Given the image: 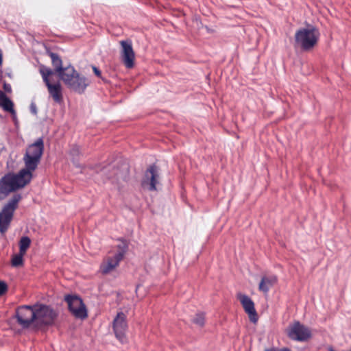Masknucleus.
I'll return each mask as SVG.
<instances>
[{"label": "nucleus", "mask_w": 351, "mask_h": 351, "mask_svg": "<svg viewBox=\"0 0 351 351\" xmlns=\"http://www.w3.org/2000/svg\"><path fill=\"white\" fill-rule=\"evenodd\" d=\"M44 151V143L41 138L30 145L23 156L25 168L18 173H8L0 179V200L6 197L11 192L23 188L32 179V173L40 163Z\"/></svg>", "instance_id": "f257e3e1"}, {"label": "nucleus", "mask_w": 351, "mask_h": 351, "mask_svg": "<svg viewBox=\"0 0 351 351\" xmlns=\"http://www.w3.org/2000/svg\"><path fill=\"white\" fill-rule=\"evenodd\" d=\"M58 75L69 88L79 93H83L90 84L89 80L80 75L72 66L64 67Z\"/></svg>", "instance_id": "f03ea898"}, {"label": "nucleus", "mask_w": 351, "mask_h": 351, "mask_svg": "<svg viewBox=\"0 0 351 351\" xmlns=\"http://www.w3.org/2000/svg\"><path fill=\"white\" fill-rule=\"evenodd\" d=\"M320 36L319 29L311 25L298 29L295 34V41L304 51H309L317 44Z\"/></svg>", "instance_id": "7ed1b4c3"}, {"label": "nucleus", "mask_w": 351, "mask_h": 351, "mask_svg": "<svg viewBox=\"0 0 351 351\" xmlns=\"http://www.w3.org/2000/svg\"><path fill=\"white\" fill-rule=\"evenodd\" d=\"M34 329L40 330L51 326L57 317L56 311L49 306L43 304H35Z\"/></svg>", "instance_id": "20e7f679"}, {"label": "nucleus", "mask_w": 351, "mask_h": 351, "mask_svg": "<svg viewBox=\"0 0 351 351\" xmlns=\"http://www.w3.org/2000/svg\"><path fill=\"white\" fill-rule=\"evenodd\" d=\"M128 245L123 243L118 245V251L113 255L110 254L105 256L100 265L99 271L103 275H107L114 271L123 259L128 250Z\"/></svg>", "instance_id": "39448f33"}, {"label": "nucleus", "mask_w": 351, "mask_h": 351, "mask_svg": "<svg viewBox=\"0 0 351 351\" xmlns=\"http://www.w3.org/2000/svg\"><path fill=\"white\" fill-rule=\"evenodd\" d=\"M40 73L43 77V82L47 88L49 96L53 101L60 104L63 102L62 87L60 82L52 83L49 77L53 75L52 69L45 66H41L39 69Z\"/></svg>", "instance_id": "423d86ee"}, {"label": "nucleus", "mask_w": 351, "mask_h": 351, "mask_svg": "<svg viewBox=\"0 0 351 351\" xmlns=\"http://www.w3.org/2000/svg\"><path fill=\"white\" fill-rule=\"evenodd\" d=\"M21 198V195L14 194L0 212V232L1 234H4L8 230L14 211L17 209Z\"/></svg>", "instance_id": "0eeeda50"}, {"label": "nucleus", "mask_w": 351, "mask_h": 351, "mask_svg": "<svg viewBox=\"0 0 351 351\" xmlns=\"http://www.w3.org/2000/svg\"><path fill=\"white\" fill-rule=\"evenodd\" d=\"M16 319L18 324L23 328L30 327L34 328L35 324V304L32 306L24 305L16 309Z\"/></svg>", "instance_id": "6e6552de"}, {"label": "nucleus", "mask_w": 351, "mask_h": 351, "mask_svg": "<svg viewBox=\"0 0 351 351\" xmlns=\"http://www.w3.org/2000/svg\"><path fill=\"white\" fill-rule=\"evenodd\" d=\"M69 309L77 318L85 319L87 317V311L82 300L75 295H66L64 297Z\"/></svg>", "instance_id": "1a4fd4ad"}, {"label": "nucleus", "mask_w": 351, "mask_h": 351, "mask_svg": "<svg viewBox=\"0 0 351 351\" xmlns=\"http://www.w3.org/2000/svg\"><path fill=\"white\" fill-rule=\"evenodd\" d=\"M120 57L122 63L127 69H132L135 63V53L130 40H121Z\"/></svg>", "instance_id": "9d476101"}, {"label": "nucleus", "mask_w": 351, "mask_h": 351, "mask_svg": "<svg viewBox=\"0 0 351 351\" xmlns=\"http://www.w3.org/2000/svg\"><path fill=\"white\" fill-rule=\"evenodd\" d=\"M287 335L293 340L305 341L311 338V331L308 327L299 322H295L289 326Z\"/></svg>", "instance_id": "9b49d317"}, {"label": "nucleus", "mask_w": 351, "mask_h": 351, "mask_svg": "<svg viewBox=\"0 0 351 351\" xmlns=\"http://www.w3.org/2000/svg\"><path fill=\"white\" fill-rule=\"evenodd\" d=\"M112 328L115 336L121 343L126 341L125 333L128 330L126 315L123 312H119L112 322Z\"/></svg>", "instance_id": "f8f14e48"}, {"label": "nucleus", "mask_w": 351, "mask_h": 351, "mask_svg": "<svg viewBox=\"0 0 351 351\" xmlns=\"http://www.w3.org/2000/svg\"><path fill=\"white\" fill-rule=\"evenodd\" d=\"M237 298L241 302L245 312L248 315L250 322L254 324L256 323L258 319V317L252 300L247 295L241 293H238Z\"/></svg>", "instance_id": "ddd939ff"}, {"label": "nucleus", "mask_w": 351, "mask_h": 351, "mask_svg": "<svg viewBox=\"0 0 351 351\" xmlns=\"http://www.w3.org/2000/svg\"><path fill=\"white\" fill-rule=\"evenodd\" d=\"M159 173L158 168L155 165H150L145 173V176L142 182V186H148L149 191H156V184L158 183Z\"/></svg>", "instance_id": "4468645a"}, {"label": "nucleus", "mask_w": 351, "mask_h": 351, "mask_svg": "<svg viewBox=\"0 0 351 351\" xmlns=\"http://www.w3.org/2000/svg\"><path fill=\"white\" fill-rule=\"evenodd\" d=\"M278 282V277L274 274H267L262 276L258 285V290L267 294Z\"/></svg>", "instance_id": "2eb2a0df"}, {"label": "nucleus", "mask_w": 351, "mask_h": 351, "mask_svg": "<svg viewBox=\"0 0 351 351\" xmlns=\"http://www.w3.org/2000/svg\"><path fill=\"white\" fill-rule=\"evenodd\" d=\"M0 106L6 112L15 114L14 103L8 98L4 92L0 90Z\"/></svg>", "instance_id": "dca6fc26"}, {"label": "nucleus", "mask_w": 351, "mask_h": 351, "mask_svg": "<svg viewBox=\"0 0 351 351\" xmlns=\"http://www.w3.org/2000/svg\"><path fill=\"white\" fill-rule=\"evenodd\" d=\"M49 56L51 58L52 65L54 67V73H57L58 75L60 73V72L64 69V67L62 66V61L60 56L54 53H50Z\"/></svg>", "instance_id": "f3484780"}, {"label": "nucleus", "mask_w": 351, "mask_h": 351, "mask_svg": "<svg viewBox=\"0 0 351 351\" xmlns=\"http://www.w3.org/2000/svg\"><path fill=\"white\" fill-rule=\"evenodd\" d=\"M19 244V252L25 254L27 249L30 247L31 239L28 237H22Z\"/></svg>", "instance_id": "a211bd4d"}, {"label": "nucleus", "mask_w": 351, "mask_h": 351, "mask_svg": "<svg viewBox=\"0 0 351 351\" xmlns=\"http://www.w3.org/2000/svg\"><path fill=\"white\" fill-rule=\"evenodd\" d=\"M25 254L19 252L12 256L11 264L13 267H18L23 265V256Z\"/></svg>", "instance_id": "6ab92c4d"}, {"label": "nucleus", "mask_w": 351, "mask_h": 351, "mask_svg": "<svg viewBox=\"0 0 351 351\" xmlns=\"http://www.w3.org/2000/svg\"><path fill=\"white\" fill-rule=\"evenodd\" d=\"M192 321L195 324L203 326L205 323L204 314L202 313L196 314Z\"/></svg>", "instance_id": "aec40b11"}, {"label": "nucleus", "mask_w": 351, "mask_h": 351, "mask_svg": "<svg viewBox=\"0 0 351 351\" xmlns=\"http://www.w3.org/2000/svg\"><path fill=\"white\" fill-rule=\"evenodd\" d=\"M8 290V286L5 282L0 280V296L3 295Z\"/></svg>", "instance_id": "412c9836"}, {"label": "nucleus", "mask_w": 351, "mask_h": 351, "mask_svg": "<svg viewBox=\"0 0 351 351\" xmlns=\"http://www.w3.org/2000/svg\"><path fill=\"white\" fill-rule=\"evenodd\" d=\"M93 71L96 76L101 78V71L95 66H92Z\"/></svg>", "instance_id": "4be33fe9"}, {"label": "nucleus", "mask_w": 351, "mask_h": 351, "mask_svg": "<svg viewBox=\"0 0 351 351\" xmlns=\"http://www.w3.org/2000/svg\"><path fill=\"white\" fill-rule=\"evenodd\" d=\"M80 153V148L77 146H74L71 150V154L73 156H77Z\"/></svg>", "instance_id": "5701e85b"}, {"label": "nucleus", "mask_w": 351, "mask_h": 351, "mask_svg": "<svg viewBox=\"0 0 351 351\" xmlns=\"http://www.w3.org/2000/svg\"><path fill=\"white\" fill-rule=\"evenodd\" d=\"M3 88V90H5V92H6V93H10L12 92V87H11L10 84H9L4 83Z\"/></svg>", "instance_id": "b1692460"}, {"label": "nucleus", "mask_w": 351, "mask_h": 351, "mask_svg": "<svg viewBox=\"0 0 351 351\" xmlns=\"http://www.w3.org/2000/svg\"><path fill=\"white\" fill-rule=\"evenodd\" d=\"M265 351H291V350L287 348H283V349L271 348V349H267Z\"/></svg>", "instance_id": "393cba45"}, {"label": "nucleus", "mask_w": 351, "mask_h": 351, "mask_svg": "<svg viewBox=\"0 0 351 351\" xmlns=\"http://www.w3.org/2000/svg\"><path fill=\"white\" fill-rule=\"evenodd\" d=\"M2 62H3V55H2L1 51L0 50V66L2 64Z\"/></svg>", "instance_id": "a878e982"}]
</instances>
